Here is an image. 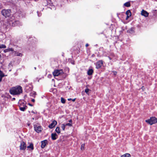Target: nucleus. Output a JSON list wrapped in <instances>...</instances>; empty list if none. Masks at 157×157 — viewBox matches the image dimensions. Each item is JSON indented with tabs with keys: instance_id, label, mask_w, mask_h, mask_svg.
Segmentation results:
<instances>
[{
	"instance_id": "1",
	"label": "nucleus",
	"mask_w": 157,
	"mask_h": 157,
	"mask_svg": "<svg viewBox=\"0 0 157 157\" xmlns=\"http://www.w3.org/2000/svg\"><path fill=\"white\" fill-rule=\"evenodd\" d=\"M10 94L13 95H19L22 92V87L19 86L13 87L10 90Z\"/></svg>"
},
{
	"instance_id": "2",
	"label": "nucleus",
	"mask_w": 157,
	"mask_h": 157,
	"mask_svg": "<svg viewBox=\"0 0 157 157\" xmlns=\"http://www.w3.org/2000/svg\"><path fill=\"white\" fill-rule=\"evenodd\" d=\"M147 123L150 125H152L157 122V119L155 117H151L150 119L145 120Z\"/></svg>"
},
{
	"instance_id": "3",
	"label": "nucleus",
	"mask_w": 157,
	"mask_h": 157,
	"mask_svg": "<svg viewBox=\"0 0 157 157\" xmlns=\"http://www.w3.org/2000/svg\"><path fill=\"white\" fill-rule=\"evenodd\" d=\"M63 73L62 70H56L53 72V74L54 76H58L62 75Z\"/></svg>"
},
{
	"instance_id": "4",
	"label": "nucleus",
	"mask_w": 157,
	"mask_h": 157,
	"mask_svg": "<svg viewBox=\"0 0 157 157\" xmlns=\"http://www.w3.org/2000/svg\"><path fill=\"white\" fill-rule=\"evenodd\" d=\"M11 13V10H3L2 11V15L5 17H9Z\"/></svg>"
},
{
	"instance_id": "5",
	"label": "nucleus",
	"mask_w": 157,
	"mask_h": 157,
	"mask_svg": "<svg viewBox=\"0 0 157 157\" xmlns=\"http://www.w3.org/2000/svg\"><path fill=\"white\" fill-rule=\"evenodd\" d=\"M34 127L35 130L38 133L42 131V128L41 126H37L36 125H34Z\"/></svg>"
},
{
	"instance_id": "6",
	"label": "nucleus",
	"mask_w": 157,
	"mask_h": 157,
	"mask_svg": "<svg viewBox=\"0 0 157 157\" xmlns=\"http://www.w3.org/2000/svg\"><path fill=\"white\" fill-rule=\"evenodd\" d=\"M25 143L24 142H21L20 145V149L21 150H25L26 148Z\"/></svg>"
},
{
	"instance_id": "7",
	"label": "nucleus",
	"mask_w": 157,
	"mask_h": 157,
	"mask_svg": "<svg viewBox=\"0 0 157 157\" xmlns=\"http://www.w3.org/2000/svg\"><path fill=\"white\" fill-rule=\"evenodd\" d=\"M103 64V62L102 60H100L96 63V68L97 69L100 68Z\"/></svg>"
},
{
	"instance_id": "8",
	"label": "nucleus",
	"mask_w": 157,
	"mask_h": 157,
	"mask_svg": "<svg viewBox=\"0 0 157 157\" xmlns=\"http://www.w3.org/2000/svg\"><path fill=\"white\" fill-rule=\"evenodd\" d=\"M57 124V121L55 120H54L52 121V123L49 125L48 127L50 128H52L56 125Z\"/></svg>"
},
{
	"instance_id": "9",
	"label": "nucleus",
	"mask_w": 157,
	"mask_h": 157,
	"mask_svg": "<svg viewBox=\"0 0 157 157\" xmlns=\"http://www.w3.org/2000/svg\"><path fill=\"white\" fill-rule=\"evenodd\" d=\"M41 143V147L43 148L45 147L46 144H48V141L46 140H45L42 141Z\"/></svg>"
},
{
	"instance_id": "10",
	"label": "nucleus",
	"mask_w": 157,
	"mask_h": 157,
	"mask_svg": "<svg viewBox=\"0 0 157 157\" xmlns=\"http://www.w3.org/2000/svg\"><path fill=\"white\" fill-rule=\"evenodd\" d=\"M19 108L20 110L23 111H24L27 108L26 106L25 105H23L20 104L19 106Z\"/></svg>"
},
{
	"instance_id": "11",
	"label": "nucleus",
	"mask_w": 157,
	"mask_h": 157,
	"mask_svg": "<svg viewBox=\"0 0 157 157\" xmlns=\"http://www.w3.org/2000/svg\"><path fill=\"white\" fill-rule=\"evenodd\" d=\"M141 14L145 17H147L148 16V13L146 11L142 10L141 12Z\"/></svg>"
},
{
	"instance_id": "12",
	"label": "nucleus",
	"mask_w": 157,
	"mask_h": 157,
	"mask_svg": "<svg viewBox=\"0 0 157 157\" xmlns=\"http://www.w3.org/2000/svg\"><path fill=\"white\" fill-rule=\"evenodd\" d=\"M58 136L56 133H52L51 134V137L52 140H56Z\"/></svg>"
},
{
	"instance_id": "13",
	"label": "nucleus",
	"mask_w": 157,
	"mask_h": 157,
	"mask_svg": "<svg viewBox=\"0 0 157 157\" xmlns=\"http://www.w3.org/2000/svg\"><path fill=\"white\" fill-rule=\"evenodd\" d=\"M13 53H14V55L15 56H22V55L21 53H19V52H16L15 51H14Z\"/></svg>"
},
{
	"instance_id": "14",
	"label": "nucleus",
	"mask_w": 157,
	"mask_h": 157,
	"mask_svg": "<svg viewBox=\"0 0 157 157\" xmlns=\"http://www.w3.org/2000/svg\"><path fill=\"white\" fill-rule=\"evenodd\" d=\"M93 71L92 69H90L87 71V74L88 75H90L92 74Z\"/></svg>"
},
{
	"instance_id": "15",
	"label": "nucleus",
	"mask_w": 157,
	"mask_h": 157,
	"mask_svg": "<svg viewBox=\"0 0 157 157\" xmlns=\"http://www.w3.org/2000/svg\"><path fill=\"white\" fill-rule=\"evenodd\" d=\"M4 76V74L2 71H0V82H1L2 80V78Z\"/></svg>"
},
{
	"instance_id": "16",
	"label": "nucleus",
	"mask_w": 157,
	"mask_h": 157,
	"mask_svg": "<svg viewBox=\"0 0 157 157\" xmlns=\"http://www.w3.org/2000/svg\"><path fill=\"white\" fill-rule=\"evenodd\" d=\"M121 157H131V155L129 153H126L122 155Z\"/></svg>"
},
{
	"instance_id": "17",
	"label": "nucleus",
	"mask_w": 157,
	"mask_h": 157,
	"mask_svg": "<svg viewBox=\"0 0 157 157\" xmlns=\"http://www.w3.org/2000/svg\"><path fill=\"white\" fill-rule=\"evenodd\" d=\"M126 14L128 17H130L131 15V13L130 10H128L126 12Z\"/></svg>"
},
{
	"instance_id": "18",
	"label": "nucleus",
	"mask_w": 157,
	"mask_h": 157,
	"mask_svg": "<svg viewBox=\"0 0 157 157\" xmlns=\"http://www.w3.org/2000/svg\"><path fill=\"white\" fill-rule=\"evenodd\" d=\"M55 131L58 134H59L60 133V128L59 127H57Z\"/></svg>"
},
{
	"instance_id": "19",
	"label": "nucleus",
	"mask_w": 157,
	"mask_h": 157,
	"mask_svg": "<svg viewBox=\"0 0 157 157\" xmlns=\"http://www.w3.org/2000/svg\"><path fill=\"white\" fill-rule=\"evenodd\" d=\"M28 148H30L32 150H33V147L32 144H31L29 146H27Z\"/></svg>"
},
{
	"instance_id": "20",
	"label": "nucleus",
	"mask_w": 157,
	"mask_h": 157,
	"mask_svg": "<svg viewBox=\"0 0 157 157\" xmlns=\"http://www.w3.org/2000/svg\"><path fill=\"white\" fill-rule=\"evenodd\" d=\"M124 6L127 7H129L130 6V3L129 2H127L124 4Z\"/></svg>"
},
{
	"instance_id": "21",
	"label": "nucleus",
	"mask_w": 157,
	"mask_h": 157,
	"mask_svg": "<svg viewBox=\"0 0 157 157\" xmlns=\"http://www.w3.org/2000/svg\"><path fill=\"white\" fill-rule=\"evenodd\" d=\"M6 46L5 45L0 44V48H6Z\"/></svg>"
},
{
	"instance_id": "22",
	"label": "nucleus",
	"mask_w": 157,
	"mask_h": 157,
	"mask_svg": "<svg viewBox=\"0 0 157 157\" xmlns=\"http://www.w3.org/2000/svg\"><path fill=\"white\" fill-rule=\"evenodd\" d=\"M65 124H61V127L63 130L64 131L65 130Z\"/></svg>"
},
{
	"instance_id": "23",
	"label": "nucleus",
	"mask_w": 157,
	"mask_h": 157,
	"mask_svg": "<svg viewBox=\"0 0 157 157\" xmlns=\"http://www.w3.org/2000/svg\"><path fill=\"white\" fill-rule=\"evenodd\" d=\"M61 101L62 103H65L66 100L63 98H61Z\"/></svg>"
},
{
	"instance_id": "24",
	"label": "nucleus",
	"mask_w": 157,
	"mask_h": 157,
	"mask_svg": "<svg viewBox=\"0 0 157 157\" xmlns=\"http://www.w3.org/2000/svg\"><path fill=\"white\" fill-rule=\"evenodd\" d=\"M133 31V29L131 28V29L128 30L127 31L128 32L130 33H132Z\"/></svg>"
},
{
	"instance_id": "25",
	"label": "nucleus",
	"mask_w": 157,
	"mask_h": 157,
	"mask_svg": "<svg viewBox=\"0 0 157 157\" xmlns=\"http://www.w3.org/2000/svg\"><path fill=\"white\" fill-rule=\"evenodd\" d=\"M84 146L85 144H83L82 145L81 147V149L82 150H83L84 149Z\"/></svg>"
},
{
	"instance_id": "26",
	"label": "nucleus",
	"mask_w": 157,
	"mask_h": 157,
	"mask_svg": "<svg viewBox=\"0 0 157 157\" xmlns=\"http://www.w3.org/2000/svg\"><path fill=\"white\" fill-rule=\"evenodd\" d=\"M65 125L66 126H72V124L71 123H67L65 124Z\"/></svg>"
},
{
	"instance_id": "27",
	"label": "nucleus",
	"mask_w": 157,
	"mask_h": 157,
	"mask_svg": "<svg viewBox=\"0 0 157 157\" xmlns=\"http://www.w3.org/2000/svg\"><path fill=\"white\" fill-rule=\"evenodd\" d=\"M8 49V51L9 52H10V51H13V53L14 52V51H13V49L12 48H9V49Z\"/></svg>"
},
{
	"instance_id": "28",
	"label": "nucleus",
	"mask_w": 157,
	"mask_h": 157,
	"mask_svg": "<svg viewBox=\"0 0 157 157\" xmlns=\"http://www.w3.org/2000/svg\"><path fill=\"white\" fill-rule=\"evenodd\" d=\"M89 90L88 89H86L85 90V92L86 93H87L88 92Z\"/></svg>"
},
{
	"instance_id": "29",
	"label": "nucleus",
	"mask_w": 157,
	"mask_h": 157,
	"mask_svg": "<svg viewBox=\"0 0 157 157\" xmlns=\"http://www.w3.org/2000/svg\"><path fill=\"white\" fill-rule=\"evenodd\" d=\"M4 52H8L9 51H8V49H5V50L4 51Z\"/></svg>"
},
{
	"instance_id": "30",
	"label": "nucleus",
	"mask_w": 157,
	"mask_h": 157,
	"mask_svg": "<svg viewBox=\"0 0 157 157\" xmlns=\"http://www.w3.org/2000/svg\"><path fill=\"white\" fill-rule=\"evenodd\" d=\"M113 72L114 75H116L117 74V72L116 71H113Z\"/></svg>"
},
{
	"instance_id": "31",
	"label": "nucleus",
	"mask_w": 157,
	"mask_h": 157,
	"mask_svg": "<svg viewBox=\"0 0 157 157\" xmlns=\"http://www.w3.org/2000/svg\"><path fill=\"white\" fill-rule=\"evenodd\" d=\"M128 17V16H127V17L126 18V20H128V18H129V17Z\"/></svg>"
},
{
	"instance_id": "32",
	"label": "nucleus",
	"mask_w": 157,
	"mask_h": 157,
	"mask_svg": "<svg viewBox=\"0 0 157 157\" xmlns=\"http://www.w3.org/2000/svg\"><path fill=\"white\" fill-rule=\"evenodd\" d=\"M32 101L33 102H34L35 101V100L34 99H32Z\"/></svg>"
},
{
	"instance_id": "33",
	"label": "nucleus",
	"mask_w": 157,
	"mask_h": 157,
	"mask_svg": "<svg viewBox=\"0 0 157 157\" xmlns=\"http://www.w3.org/2000/svg\"><path fill=\"white\" fill-rule=\"evenodd\" d=\"M75 99H72L71 100L72 101H75Z\"/></svg>"
},
{
	"instance_id": "34",
	"label": "nucleus",
	"mask_w": 157,
	"mask_h": 157,
	"mask_svg": "<svg viewBox=\"0 0 157 157\" xmlns=\"http://www.w3.org/2000/svg\"><path fill=\"white\" fill-rule=\"evenodd\" d=\"M88 45H89L88 44H86V47H87L88 46Z\"/></svg>"
},
{
	"instance_id": "35",
	"label": "nucleus",
	"mask_w": 157,
	"mask_h": 157,
	"mask_svg": "<svg viewBox=\"0 0 157 157\" xmlns=\"http://www.w3.org/2000/svg\"><path fill=\"white\" fill-rule=\"evenodd\" d=\"M72 122V121L71 120H70L69 121V122L70 123H71Z\"/></svg>"
},
{
	"instance_id": "36",
	"label": "nucleus",
	"mask_w": 157,
	"mask_h": 157,
	"mask_svg": "<svg viewBox=\"0 0 157 157\" xmlns=\"http://www.w3.org/2000/svg\"><path fill=\"white\" fill-rule=\"evenodd\" d=\"M72 100V99L71 98H68V101H70V100Z\"/></svg>"
},
{
	"instance_id": "37",
	"label": "nucleus",
	"mask_w": 157,
	"mask_h": 157,
	"mask_svg": "<svg viewBox=\"0 0 157 157\" xmlns=\"http://www.w3.org/2000/svg\"><path fill=\"white\" fill-rule=\"evenodd\" d=\"M29 105L31 106H33V105H32V104H30V103H29Z\"/></svg>"
},
{
	"instance_id": "38",
	"label": "nucleus",
	"mask_w": 157,
	"mask_h": 157,
	"mask_svg": "<svg viewBox=\"0 0 157 157\" xmlns=\"http://www.w3.org/2000/svg\"><path fill=\"white\" fill-rule=\"evenodd\" d=\"M32 113H35V112L34 111H32Z\"/></svg>"
},
{
	"instance_id": "39",
	"label": "nucleus",
	"mask_w": 157,
	"mask_h": 157,
	"mask_svg": "<svg viewBox=\"0 0 157 157\" xmlns=\"http://www.w3.org/2000/svg\"><path fill=\"white\" fill-rule=\"evenodd\" d=\"M32 93H30V95L31 96H32Z\"/></svg>"
},
{
	"instance_id": "40",
	"label": "nucleus",
	"mask_w": 157,
	"mask_h": 157,
	"mask_svg": "<svg viewBox=\"0 0 157 157\" xmlns=\"http://www.w3.org/2000/svg\"><path fill=\"white\" fill-rule=\"evenodd\" d=\"M13 100H14L15 99V98H13Z\"/></svg>"
},
{
	"instance_id": "41",
	"label": "nucleus",
	"mask_w": 157,
	"mask_h": 157,
	"mask_svg": "<svg viewBox=\"0 0 157 157\" xmlns=\"http://www.w3.org/2000/svg\"><path fill=\"white\" fill-rule=\"evenodd\" d=\"M35 69H36V67H35Z\"/></svg>"
}]
</instances>
